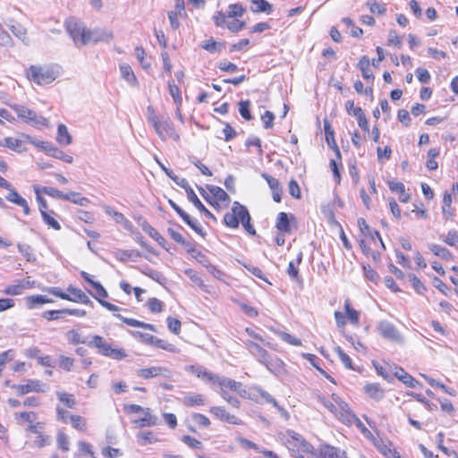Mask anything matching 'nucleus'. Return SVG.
<instances>
[{
  "instance_id": "10",
  "label": "nucleus",
  "mask_w": 458,
  "mask_h": 458,
  "mask_svg": "<svg viewBox=\"0 0 458 458\" xmlns=\"http://www.w3.org/2000/svg\"><path fill=\"white\" fill-rule=\"evenodd\" d=\"M12 388L15 389L19 395H24L31 392L46 393L49 386L40 380L29 379L24 384L13 385Z\"/></svg>"
},
{
  "instance_id": "59",
  "label": "nucleus",
  "mask_w": 458,
  "mask_h": 458,
  "mask_svg": "<svg viewBox=\"0 0 458 458\" xmlns=\"http://www.w3.org/2000/svg\"><path fill=\"white\" fill-rule=\"evenodd\" d=\"M184 403L189 406L203 405L205 404V398L202 394H192L186 396Z\"/></svg>"
},
{
  "instance_id": "36",
  "label": "nucleus",
  "mask_w": 458,
  "mask_h": 458,
  "mask_svg": "<svg viewBox=\"0 0 458 458\" xmlns=\"http://www.w3.org/2000/svg\"><path fill=\"white\" fill-rule=\"evenodd\" d=\"M53 302L51 299L44 295H30L26 298V304L29 309H35L38 305Z\"/></svg>"
},
{
  "instance_id": "22",
  "label": "nucleus",
  "mask_w": 458,
  "mask_h": 458,
  "mask_svg": "<svg viewBox=\"0 0 458 458\" xmlns=\"http://www.w3.org/2000/svg\"><path fill=\"white\" fill-rule=\"evenodd\" d=\"M207 188L213 197V201L215 202L214 208L218 206L219 202L229 203L230 197L222 188L215 185H208Z\"/></svg>"
},
{
  "instance_id": "14",
  "label": "nucleus",
  "mask_w": 458,
  "mask_h": 458,
  "mask_svg": "<svg viewBox=\"0 0 458 458\" xmlns=\"http://www.w3.org/2000/svg\"><path fill=\"white\" fill-rule=\"evenodd\" d=\"M209 412L214 415L216 419L234 425L242 424V421L234 415L229 413L222 406H213L209 409Z\"/></svg>"
},
{
  "instance_id": "12",
  "label": "nucleus",
  "mask_w": 458,
  "mask_h": 458,
  "mask_svg": "<svg viewBox=\"0 0 458 458\" xmlns=\"http://www.w3.org/2000/svg\"><path fill=\"white\" fill-rule=\"evenodd\" d=\"M346 452L328 444H322L315 450L313 458H346Z\"/></svg>"
},
{
  "instance_id": "37",
  "label": "nucleus",
  "mask_w": 458,
  "mask_h": 458,
  "mask_svg": "<svg viewBox=\"0 0 458 458\" xmlns=\"http://www.w3.org/2000/svg\"><path fill=\"white\" fill-rule=\"evenodd\" d=\"M344 308L346 313V318L350 323L354 326H358L360 323V313L351 306L349 301H344Z\"/></svg>"
},
{
  "instance_id": "63",
  "label": "nucleus",
  "mask_w": 458,
  "mask_h": 458,
  "mask_svg": "<svg viewBox=\"0 0 458 458\" xmlns=\"http://www.w3.org/2000/svg\"><path fill=\"white\" fill-rule=\"evenodd\" d=\"M114 220L123 226L124 229L131 231L133 227L131 221H129L122 213H114Z\"/></svg>"
},
{
  "instance_id": "9",
  "label": "nucleus",
  "mask_w": 458,
  "mask_h": 458,
  "mask_svg": "<svg viewBox=\"0 0 458 458\" xmlns=\"http://www.w3.org/2000/svg\"><path fill=\"white\" fill-rule=\"evenodd\" d=\"M65 25L68 33L76 44L87 45L88 29L73 19L68 20Z\"/></svg>"
},
{
  "instance_id": "31",
  "label": "nucleus",
  "mask_w": 458,
  "mask_h": 458,
  "mask_svg": "<svg viewBox=\"0 0 458 458\" xmlns=\"http://www.w3.org/2000/svg\"><path fill=\"white\" fill-rule=\"evenodd\" d=\"M114 316H116L119 319H121L123 322H124L128 326L135 327H142V328L156 332V327L152 324L141 322V321L134 319V318H124L120 314H114Z\"/></svg>"
},
{
  "instance_id": "7",
  "label": "nucleus",
  "mask_w": 458,
  "mask_h": 458,
  "mask_svg": "<svg viewBox=\"0 0 458 458\" xmlns=\"http://www.w3.org/2000/svg\"><path fill=\"white\" fill-rule=\"evenodd\" d=\"M247 208L241 205L238 201L233 202L231 212H228L224 216V221L226 226L230 228H237L242 216L247 217Z\"/></svg>"
},
{
  "instance_id": "23",
  "label": "nucleus",
  "mask_w": 458,
  "mask_h": 458,
  "mask_svg": "<svg viewBox=\"0 0 458 458\" xmlns=\"http://www.w3.org/2000/svg\"><path fill=\"white\" fill-rule=\"evenodd\" d=\"M394 376L409 387L415 388L419 386V382L403 369L394 367Z\"/></svg>"
},
{
  "instance_id": "43",
  "label": "nucleus",
  "mask_w": 458,
  "mask_h": 458,
  "mask_svg": "<svg viewBox=\"0 0 458 458\" xmlns=\"http://www.w3.org/2000/svg\"><path fill=\"white\" fill-rule=\"evenodd\" d=\"M245 9L240 4H233L228 6L226 13L227 18H241L243 16Z\"/></svg>"
},
{
  "instance_id": "44",
  "label": "nucleus",
  "mask_w": 458,
  "mask_h": 458,
  "mask_svg": "<svg viewBox=\"0 0 458 458\" xmlns=\"http://www.w3.org/2000/svg\"><path fill=\"white\" fill-rule=\"evenodd\" d=\"M261 364L265 365L269 371L276 372L283 368L284 362L278 358L273 359L268 355L267 362H261Z\"/></svg>"
},
{
  "instance_id": "46",
  "label": "nucleus",
  "mask_w": 458,
  "mask_h": 458,
  "mask_svg": "<svg viewBox=\"0 0 458 458\" xmlns=\"http://www.w3.org/2000/svg\"><path fill=\"white\" fill-rule=\"evenodd\" d=\"M224 46H225V43L216 42V41H215L213 39L205 40L201 44V47L205 50H207V51H208L210 53L220 52Z\"/></svg>"
},
{
  "instance_id": "6",
  "label": "nucleus",
  "mask_w": 458,
  "mask_h": 458,
  "mask_svg": "<svg viewBox=\"0 0 458 458\" xmlns=\"http://www.w3.org/2000/svg\"><path fill=\"white\" fill-rule=\"evenodd\" d=\"M13 108L19 118L33 126L40 127L48 125V122L45 117L38 115L34 111L23 106L16 105L13 106Z\"/></svg>"
},
{
  "instance_id": "61",
  "label": "nucleus",
  "mask_w": 458,
  "mask_h": 458,
  "mask_svg": "<svg viewBox=\"0 0 458 458\" xmlns=\"http://www.w3.org/2000/svg\"><path fill=\"white\" fill-rule=\"evenodd\" d=\"M245 22L235 18L233 21H228L225 27L233 33H236L245 28Z\"/></svg>"
},
{
  "instance_id": "33",
  "label": "nucleus",
  "mask_w": 458,
  "mask_h": 458,
  "mask_svg": "<svg viewBox=\"0 0 458 458\" xmlns=\"http://www.w3.org/2000/svg\"><path fill=\"white\" fill-rule=\"evenodd\" d=\"M276 227L280 232H284V233L291 232L290 218L285 212H280L277 215Z\"/></svg>"
},
{
  "instance_id": "13",
  "label": "nucleus",
  "mask_w": 458,
  "mask_h": 458,
  "mask_svg": "<svg viewBox=\"0 0 458 458\" xmlns=\"http://www.w3.org/2000/svg\"><path fill=\"white\" fill-rule=\"evenodd\" d=\"M136 374L139 377L143 379H149L158 376H162L166 378L171 377L170 369L162 366H153L149 368L139 369H137Z\"/></svg>"
},
{
  "instance_id": "48",
  "label": "nucleus",
  "mask_w": 458,
  "mask_h": 458,
  "mask_svg": "<svg viewBox=\"0 0 458 458\" xmlns=\"http://www.w3.org/2000/svg\"><path fill=\"white\" fill-rule=\"evenodd\" d=\"M168 89L169 93L174 98V101L177 106H182V97H181V90L180 89L175 85L174 81H168Z\"/></svg>"
},
{
  "instance_id": "42",
  "label": "nucleus",
  "mask_w": 458,
  "mask_h": 458,
  "mask_svg": "<svg viewBox=\"0 0 458 458\" xmlns=\"http://www.w3.org/2000/svg\"><path fill=\"white\" fill-rule=\"evenodd\" d=\"M134 53L141 67L145 70H148L151 67V64L146 58V52L144 48L142 47H136L134 49Z\"/></svg>"
},
{
  "instance_id": "47",
  "label": "nucleus",
  "mask_w": 458,
  "mask_h": 458,
  "mask_svg": "<svg viewBox=\"0 0 458 458\" xmlns=\"http://www.w3.org/2000/svg\"><path fill=\"white\" fill-rule=\"evenodd\" d=\"M56 395L60 402H62L68 408H74L76 405L75 398L72 394L64 392H56Z\"/></svg>"
},
{
  "instance_id": "50",
  "label": "nucleus",
  "mask_w": 458,
  "mask_h": 458,
  "mask_svg": "<svg viewBox=\"0 0 458 458\" xmlns=\"http://www.w3.org/2000/svg\"><path fill=\"white\" fill-rule=\"evenodd\" d=\"M10 30L15 37L28 44L29 38L27 37V30L25 28L20 24H14L10 27Z\"/></svg>"
},
{
  "instance_id": "26",
  "label": "nucleus",
  "mask_w": 458,
  "mask_h": 458,
  "mask_svg": "<svg viewBox=\"0 0 458 458\" xmlns=\"http://www.w3.org/2000/svg\"><path fill=\"white\" fill-rule=\"evenodd\" d=\"M377 450L386 458H401L400 454L392 448V445L389 442L380 440L375 443Z\"/></svg>"
},
{
  "instance_id": "39",
  "label": "nucleus",
  "mask_w": 458,
  "mask_h": 458,
  "mask_svg": "<svg viewBox=\"0 0 458 458\" xmlns=\"http://www.w3.org/2000/svg\"><path fill=\"white\" fill-rule=\"evenodd\" d=\"M428 249L437 257L445 260H449L453 258L451 252L445 247L438 244H428Z\"/></svg>"
},
{
  "instance_id": "51",
  "label": "nucleus",
  "mask_w": 458,
  "mask_h": 458,
  "mask_svg": "<svg viewBox=\"0 0 458 458\" xmlns=\"http://www.w3.org/2000/svg\"><path fill=\"white\" fill-rule=\"evenodd\" d=\"M131 335L136 339H138L139 341H140L141 343H143L145 344L153 345V346L155 345V341H156L157 337L152 335L139 332V331L132 332Z\"/></svg>"
},
{
  "instance_id": "54",
  "label": "nucleus",
  "mask_w": 458,
  "mask_h": 458,
  "mask_svg": "<svg viewBox=\"0 0 458 458\" xmlns=\"http://www.w3.org/2000/svg\"><path fill=\"white\" fill-rule=\"evenodd\" d=\"M250 102L249 100L240 101L239 113L242 115V117L247 121H250L252 119V115L250 114Z\"/></svg>"
},
{
  "instance_id": "17",
  "label": "nucleus",
  "mask_w": 458,
  "mask_h": 458,
  "mask_svg": "<svg viewBox=\"0 0 458 458\" xmlns=\"http://www.w3.org/2000/svg\"><path fill=\"white\" fill-rule=\"evenodd\" d=\"M245 346L250 351V352L255 356L259 362H267L268 352L263 349L259 344L247 340L244 342Z\"/></svg>"
},
{
  "instance_id": "29",
  "label": "nucleus",
  "mask_w": 458,
  "mask_h": 458,
  "mask_svg": "<svg viewBox=\"0 0 458 458\" xmlns=\"http://www.w3.org/2000/svg\"><path fill=\"white\" fill-rule=\"evenodd\" d=\"M44 223L49 227L55 231L61 229V225L56 220V213L54 210H48L40 214Z\"/></svg>"
},
{
  "instance_id": "16",
  "label": "nucleus",
  "mask_w": 458,
  "mask_h": 458,
  "mask_svg": "<svg viewBox=\"0 0 458 458\" xmlns=\"http://www.w3.org/2000/svg\"><path fill=\"white\" fill-rule=\"evenodd\" d=\"M169 204L189 226H191L196 233H201L202 227L196 219L191 218L172 199H169Z\"/></svg>"
},
{
  "instance_id": "56",
  "label": "nucleus",
  "mask_w": 458,
  "mask_h": 458,
  "mask_svg": "<svg viewBox=\"0 0 458 458\" xmlns=\"http://www.w3.org/2000/svg\"><path fill=\"white\" fill-rule=\"evenodd\" d=\"M67 341L72 344H85V340L82 339L81 334L77 330H69L65 334Z\"/></svg>"
},
{
  "instance_id": "21",
  "label": "nucleus",
  "mask_w": 458,
  "mask_h": 458,
  "mask_svg": "<svg viewBox=\"0 0 458 458\" xmlns=\"http://www.w3.org/2000/svg\"><path fill=\"white\" fill-rule=\"evenodd\" d=\"M324 131L327 145L334 149L336 156L341 158V152L335 140V132L328 120H324Z\"/></svg>"
},
{
  "instance_id": "58",
  "label": "nucleus",
  "mask_w": 458,
  "mask_h": 458,
  "mask_svg": "<svg viewBox=\"0 0 458 458\" xmlns=\"http://www.w3.org/2000/svg\"><path fill=\"white\" fill-rule=\"evenodd\" d=\"M70 422L72 427L78 430L85 431L86 430V421L80 415H71Z\"/></svg>"
},
{
  "instance_id": "64",
  "label": "nucleus",
  "mask_w": 458,
  "mask_h": 458,
  "mask_svg": "<svg viewBox=\"0 0 458 458\" xmlns=\"http://www.w3.org/2000/svg\"><path fill=\"white\" fill-rule=\"evenodd\" d=\"M443 241L449 246L458 248V233L454 231L448 232L443 238Z\"/></svg>"
},
{
  "instance_id": "28",
  "label": "nucleus",
  "mask_w": 458,
  "mask_h": 458,
  "mask_svg": "<svg viewBox=\"0 0 458 458\" xmlns=\"http://www.w3.org/2000/svg\"><path fill=\"white\" fill-rule=\"evenodd\" d=\"M65 200L81 207H87L90 203L88 198L82 196L80 192L72 191L66 192Z\"/></svg>"
},
{
  "instance_id": "15",
  "label": "nucleus",
  "mask_w": 458,
  "mask_h": 458,
  "mask_svg": "<svg viewBox=\"0 0 458 458\" xmlns=\"http://www.w3.org/2000/svg\"><path fill=\"white\" fill-rule=\"evenodd\" d=\"M7 191L8 194L5 197L6 200L22 208L24 215L29 216L30 214V208L28 201L21 197L13 186H11Z\"/></svg>"
},
{
  "instance_id": "38",
  "label": "nucleus",
  "mask_w": 458,
  "mask_h": 458,
  "mask_svg": "<svg viewBox=\"0 0 458 458\" xmlns=\"http://www.w3.org/2000/svg\"><path fill=\"white\" fill-rule=\"evenodd\" d=\"M370 62L367 56H362L359 63L358 67L361 71L362 76L365 80H372L374 78L372 71L369 69Z\"/></svg>"
},
{
  "instance_id": "34",
  "label": "nucleus",
  "mask_w": 458,
  "mask_h": 458,
  "mask_svg": "<svg viewBox=\"0 0 458 458\" xmlns=\"http://www.w3.org/2000/svg\"><path fill=\"white\" fill-rule=\"evenodd\" d=\"M251 10L254 13H271L273 7L266 0H251Z\"/></svg>"
},
{
  "instance_id": "2",
  "label": "nucleus",
  "mask_w": 458,
  "mask_h": 458,
  "mask_svg": "<svg viewBox=\"0 0 458 458\" xmlns=\"http://www.w3.org/2000/svg\"><path fill=\"white\" fill-rule=\"evenodd\" d=\"M211 385L220 389V395L232 406L238 408L240 406V401L229 394V391H233L243 396L246 391L242 388V383L233 380L229 377H221L215 375V378L212 380Z\"/></svg>"
},
{
  "instance_id": "55",
  "label": "nucleus",
  "mask_w": 458,
  "mask_h": 458,
  "mask_svg": "<svg viewBox=\"0 0 458 458\" xmlns=\"http://www.w3.org/2000/svg\"><path fill=\"white\" fill-rule=\"evenodd\" d=\"M369 11L373 14L383 15L386 12L385 4H379L375 0H370L367 3Z\"/></svg>"
},
{
  "instance_id": "53",
  "label": "nucleus",
  "mask_w": 458,
  "mask_h": 458,
  "mask_svg": "<svg viewBox=\"0 0 458 458\" xmlns=\"http://www.w3.org/2000/svg\"><path fill=\"white\" fill-rule=\"evenodd\" d=\"M335 352L338 355V358L342 363L349 369H353L352 360L348 354H346L340 346H336L334 349Z\"/></svg>"
},
{
  "instance_id": "19",
  "label": "nucleus",
  "mask_w": 458,
  "mask_h": 458,
  "mask_svg": "<svg viewBox=\"0 0 458 458\" xmlns=\"http://www.w3.org/2000/svg\"><path fill=\"white\" fill-rule=\"evenodd\" d=\"M333 401L336 404L337 412H340V419L343 420L351 421V418H355V415L350 410L348 404L344 402L338 395H332Z\"/></svg>"
},
{
  "instance_id": "25",
  "label": "nucleus",
  "mask_w": 458,
  "mask_h": 458,
  "mask_svg": "<svg viewBox=\"0 0 458 458\" xmlns=\"http://www.w3.org/2000/svg\"><path fill=\"white\" fill-rule=\"evenodd\" d=\"M67 291L72 294L70 295V299L66 301H73V302H81L83 304H89L91 301L89 298L81 290L73 287L72 285H69Z\"/></svg>"
},
{
  "instance_id": "32",
  "label": "nucleus",
  "mask_w": 458,
  "mask_h": 458,
  "mask_svg": "<svg viewBox=\"0 0 458 458\" xmlns=\"http://www.w3.org/2000/svg\"><path fill=\"white\" fill-rule=\"evenodd\" d=\"M56 140L60 145L68 146L72 143V136L64 124H59L57 128Z\"/></svg>"
},
{
  "instance_id": "18",
  "label": "nucleus",
  "mask_w": 458,
  "mask_h": 458,
  "mask_svg": "<svg viewBox=\"0 0 458 458\" xmlns=\"http://www.w3.org/2000/svg\"><path fill=\"white\" fill-rule=\"evenodd\" d=\"M142 413V418L132 420V423L135 424L138 428L152 427L157 424L158 419L157 416L151 413L149 408H146Z\"/></svg>"
},
{
  "instance_id": "45",
  "label": "nucleus",
  "mask_w": 458,
  "mask_h": 458,
  "mask_svg": "<svg viewBox=\"0 0 458 458\" xmlns=\"http://www.w3.org/2000/svg\"><path fill=\"white\" fill-rule=\"evenodd\" d=\"M49 150H50V152H49L48 156H50V157L63 160L68 164H72L73 162V157L72 156L65 154L64 151L58 149L54 145H53L52 148Z\"/></svg>"
},
{
  "instance_id": "41",
  "label": "nucleus",
  "mask_w": 458,
  "mask_h": 458,
  "mask_svg": "<svg viewBox=\"0 0 458 458\" xmlns=\"http://www.w3.org/2000/svg\"><path fill=\"white\" fill-rule=\"evenodd\" d=\"M374 367L377 374L380 375L384 379L387 381L392 380L394 368L393 369L390 365L382 366L376 363H374Z\"/></svg>"
},
{
  "instance_id": "30",
  "label": "nucleus",
  "mask_w": 458,
  "mask_h": 458,
  "mask_svg": "<svg viewBox=\"0 0 458 458\" xmlns=\"http://www.w3.org/2000/svg\"><path fill=\"white\" fill-rule=\"evenodd\" d=\"M187 252L196 259L199 263H200L203 267H206L209 260L205 253H203L200 250L197 249L191 244H187Z\"/></svg>"
},
{
  "instance_id": "8",
  "label": "nucleus",
  "mask_w": 458,
  "mask_h": 458,
  "mask_svg": "<svg viewBox=\"0 0 458 458\" xmlns=\"http://www.w3.org/2000/svg\"><path fill=\"white\" fill-rule=\"evenodd\" d=\"M377 330L383 338L388 341L397 344L403 342V336L395 326L387 320L379 321L377 326Z\"/></svg>"
},
{
  "instance_id": "27",
  "label": "nucleus",
  "mask_w": 458,
  "mask_h": 458,
  "mask_svg": "<svg viewBox=\"0 0 458 458\" xmlns=\"http://www.w3.org/2000/svg\"><path fill=\"white\" fill-rule=\"evenodd\" d=\"M119 68L123 79H124L130 85L136 86L138 84V80L131 67L128 64H122Z\"/></svg>"
},
{
  "instance_id": "57",
  "label": "nucleus",
  "mask_w": 458,
  "mask_h": 458,
  "mask_svg": "<svg viewBox=\"0 0 458 458\" xmlns=\"http://www.w3.org/2000/svg\"><path fill=\"white\" fill-rule=\"evenodd\" d=\"M184 273L194 284H196L201 289L206 288V285H205L203 280L199 277L197 271H195L191 268H187L184 270Z\"/></svg>"
},
{
  "instance_id": "11",
  "label": "nucleus",
  "mask_w": 458,
  "mask_h": 458,
  "mask_svg": "<svg viewBox=\"0 0 458 458\" xmlns=\"http://www.w3.org/2000/svg\"><path fill=\"white\" fill-rule=\"evenodd\" d=\"M114 39V32L106 28L88 30L87 44L89 43H110Z\"/></svg>"
},
{
  "instance_id": "60",
  "label": "nucleus",
  "mask_w": 458,
  "mask_h": 458,
  "mask_svg": "<svg viewBox=\"0 0 458 458\" xmlns=\"http://www.w3.org/2000/svg\"><path fill=\"white\" fill-rule=\"evenodd\" d=\"M154 346L170 352H179V350L174 344L157 337L156 338Z\"/></svg>"
},
{
  "instance_id": "1",
  "label": "nucleus",
  "mask_w": 458,
  "mask_h": 458,
  "mask_svg": "<svg viewBox=\"0 0 458 458\" xmlns=\"http://www.w3.org/2000/svg\"><path fill=\"white\" fill-rule=\"evenodd\" d=\"M147 120L161 140H172L176 142L180 140V135L170 117L168 115L158 116L152 106L147 107Z\"/></svg>"
},
{
  "instance_id": "3",
  "label": "nucleus",
  "mask_w": 458,
  "mask_h": 458,
  "mask_svg": "<svg viewBox=\"0 0 458 458\" xmlns=\"http://www.w3.org/2000/svg\"><path fill=\"white\" fill-rule=\"evenodd\" d=\"M26 75L30 81L38 85L49 84L57 77L53 68L40 65H31L27 70Z\"/></svg>"
},
{
  "instance_id": "52",
  "label": "nucleus",
  "mask_w": 458,
  "mask_h": 458,
  "mask_svg": "<svg viewBox=\"0 0 458 458\" xmlns=\"http://www.w3.org/2000/svg\"><path fill=\"white\" fill-rule=\"evenodd\" d=\"M276 334L281 338V340L291 345L300 346L301 344V341L299 338L294 337L288 333L277 330L276 331Z\"/></svg>"
},
{
  "instance_id": "49",
  "label": "nucleus",
  "mask_w": 458,
  "mask_h": 458,
  "mask_svg": "<svg viewBox=\"0 0 458 458\" xmlns=\"http://www.w3.org/2000/svg\"><path fill=\"white\" fill-rule=\"evenodd\" d=\"M137 437L139 439V443L141 445H145L148 444H153L157 441V438L155 437V435L152 431L140 432L137 435Z\"/></svg>"
},
{
  "instance_id": "24",
  "label": "nucleus",
  "mask_w": 458,
  "mask_h": 458,
  "mask_svg": "<svg viewBox=\"0 0 458 458\" xmlns=\"http://www.w3.org/2000/svg\"><path fill=\"white\" fill-rule=\"evenodd\" d=\"M365 394L371 399L378 402L383 399L385 395L384 389L377 383L367 384L364 386Z\"/></svg>"
},
{
  "instance_id": "4",
  "label": "nucleus",
  "mask_w": 458,
  "mask_h": 458,
  "mask_svg": "<svg viewBox=\"0 0 458 458\" xmlns=\"http://www.w3.org/2000/svg\"><path fill=\"white\" fill-rule=\"evenodd\" d=\"M285 437V445L288 449L293 452L309 454L313 458L316 449L300 434L294 432L293 430H287Z\"/></svg>"
},
{
  "instance_id": "40",
  "label": "nucleus",
  "mask_w": 458,
  "mask_h": 458,
  "mask_svg": "<svg viewBox=\"0 0 458 458\" xmlns=\"http://www.w3.org/2000/svg\"><path fill=\"white\" fill-rule=\"evenodd\" d=\"M191 371L194 373L198 377L201 378L203 381L211 384L212 380L215 378L214 373L208 371L206 369H203L202 368H197L194 366H191L190 368Z\"/></svg>"
},
{
  "instance_id": "62",
  "label": "nucleus",
  "mask_w": 458,
  "mask_h": 458,
  "mask_svg": "<svg viewBox=\"0 0 458 458\" xmlns=\"http://www.w3.org/2000/svg\"><path fill=\"white\" fill-rule=\"evenodd\" d=\"M354 116L357 118L359 126L365 131H369L368 120L362 111V109H356Z\"/></svg>"
},
{
  "instance_id": "5",
  "label": "nucleus",
  "mask_w": 458,
  "mask_h": 458,
  "mask_svg": "<svg viewBox=\"0 0 458 458\" xmlns=\"http://www.w3.org/2000/svg\"><path fill=\"white\" fill-rule=\"evenodd\" d=\"M88 345L89 347L97 348L100 354L104 356L112 357L115 360H123V358L126 357V354L123 350L113 348L100 335H94L91 341L88 343Z\"/></svg>"
},
{
  "instance_id": "35",
  "label": "nucleus",
  "mask_w": 458,
  "mask_h": 458,
  "mask_svg": "<svg viewBox=\"0 0 458 458\" xmlns=\"http://www.w3.org/2000/svg\"><path fill=\"white\" fill-rule=\"evenodd\" d=\"M1 146L6 147L19 153L25 151V148L23 147L21 140L13 137H6L4 141H2Z\"/></svg>"
},
{
  "instance_id": "20",
  "label": "nucleus",
  "mask_w": 458,
  "mask_h": 458,
  "mask_svg": "<svg viewBox=\"0 0 458 458\" xmlns=\"http://www.w3.org/2000/svg\"><path fill=\"white\" fill-rule=\"evenodd\" d=\"M333 401L336 404L337 412H340V419L343 420L351 421V418H355V415L350 410L348 404L344 402L338 395H332Z\"/></svg>"
}]
</instances>
